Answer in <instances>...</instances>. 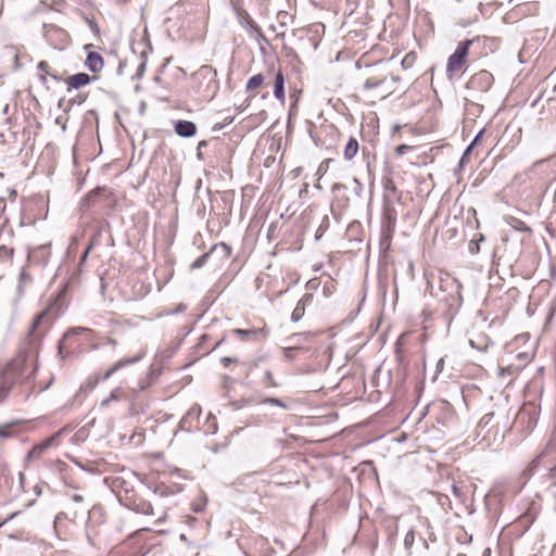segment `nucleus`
<instances>
[{"instance_id":"obj_53","label":"nucleus","mask_w":556,"mask_h":556,"mask_svg":"<svg viewBox=\"0 0 556 556\" xmlns=\"http://www.w3.org/2000/svg\"><path fill=\"white\" fill-rule=\"evenodd\" d=\"M85 510H86V507H85V506H83L80 509H75V510L73 511V519L77 518L78 514H79V513H83V511H85Z\"/></svg>"},{"instance_id":"obj_32","label":"nucleus","mask_w":556,"mask_h":556,"mask_svg":"<svg viewBox=\"0 0 556 556\" xmlns=\"http://www.w3.org/2000/svg\"><path fill=\"white\" fill-rule=\"evenodd\" d=\"M38 70L41 71L45 74L50 75L55 80L59 79V77L55 74L50 72V65L48 64L47 61H40L39 64H38Z\"/></svg>"},{"instance_id":"obj_5","label":"nucleus","mask_w":556,"mask_h":556,"mask_svg":"<svg viewBox=\"0 0 556 556\" xmlns=\"http://www.w3.org/2000/svg\"><path fill=\"white\" fill-rule=\"evenodd\" d=\"M477 39H466L458 43L453 54L447 59L446 75L450 79L459 76L466 66L469 49Z\"/></svg>"},{"instance_id":"obj_42","label":"nucleus","mask_w":556,"mask_h":556,"mask_svg":"<svg viewBox=\"0 0 556 556\" xmlns=\"http://www.w3.org/2000/svg\"><path fill=\"white\" fill-rule=\"evenodd\" d=\"M451 488H452V492H453V494H454L457 498H462V497H463V491H462V489H460L458 485H456V484L454 483V484H452V486H451Z\"/></svg>"},{"instance_id":"obj_45","label":"nucleus","mask_w":556,"mask_h":556,"mask_svg":"<svg viewBox=\"0 0 556 556\" xmlns=\"http://www.w3.org/2000/svg\"><path fill=\"white\" fill-rule=\"evenodd\" d=\"M232 121H233V117H227V118L224 119L223 124H216L214 126V129H222L224 126L231 124Z\"/></svg>"},{"instance_id":"obj_23","label":"nucleus","mask_w":556,"mask_h":556,"mask_svg":"<svg viewBox=\"0 0 556 556\" xmlns=\"http://www.w3.org/2000/svg\"><path fill=\"white\" fill-rule=\"evenodd\" d=\"M21 425V421H11L0 426V438L8 439L15 435V429Z\"/></svg>"},{"instance_id":"obj_64","label":"nucleus","mask_w":556,"mask_h":556,"mask_svg":"<svg viewBox=\"0 0 556 556\" xmlns=\"http://www.w3.org/2000/svg\"><path fill=\"white\" fill-rule=\"evenodd\" d=\"M205 144H206V142H205V141H201V142L199 143V149H200L201 147H204Z\"/></svg>"},{"instance_id":"obj_27","label":"nucleus","mask_w":556,"mask_h":556,"mask_svg":"<svg viewBox=\"0 0 556 556\" xmlns=\"http://www.w3.org/2000/svg\"><path fill=\"white\" fill-rule=\"evenodd\" d=\"M103 514H104V511H103V507L101 505H93L88 510V521H92L93 519H97L99 522H101Z\"/></svg>"},{"instance_id":"obj_57","label":"nucleus","mask_w":556,"mask_h":556,"mask_svg":"<svg viewBox=\"0 0 556 556\" xmlns=\"http://www.w3.org/2000/svg\"><path fill=\"white\" fill-rule=\"evenodd\" d=\"M39 78H40V80H41L42 83H46V80H47V78H46V75H45V74H41V75L39 76Z\"/></svg>"},{"instance_id":"obj_24","label":"nucleus","mask_w":556,"mask_h":556,"mask_svg":"<svg viewBox=\"0 0 556 556\" xmlns=\"http://www.w3.org/2000/svg\"><path fill=\"white\" fill-rule=\"evenodd\" d=\"M357 151H358L357 140L355 138H350V140L348 141V143L344 148L343 156L345 160L351 161L357 154Z\"/></svg>"},{"instance_id":"obj_33","label":"nucleus","mask_w":556,"mask_h":556,"mask_svg":"<svg viewBox=\"0 0 556 556\" xmlns=\"http://www.w3.org/2000/svg\"><path fill=\"white\" fill-rule=\"evenodd\" d=\"M511 226L518 230V231H522V232H530L531 231V228L526 225L522 220L520 219H514V223L511 224Z\"/></svg>"},{"instance_id":"obj_13","label":"nucleus","mask_w":556,"mask_h":556,"mask_svg":"<svg viewBox=\"0 0 556 556\" xmlns=\"http://www.w3.org/2000/svg\"><path fill=\"white\" fill-rule=\"evenodd\" d=\"M397 218V212L394 206L390 203V201H386L383 204L382 212V226L387 229V231H393Z\"/></svg>"},{"instance_id":"obj_61","label":"nucleus","mask_w":556,"mask_h":556,"mask_svg":"<svg viewBox=\"0 0 556 556\" xmlns=\"http://www.w3.org/2000/svg\"><path fill=\"white\" fill-rule=\"evenodd\" d=\"M323 169H326V166H324V163H321V164L319 165L318 172H320V170H323Z\"/></svg>"},{"instance_id":"obj_38","label":"nucleus","mask_w":556,"mask_h":556,"mask_svg":"<svg viewBox=\"0 0 556 556\" xmlns=\"http://www.w3.org/2000/svg\"><path fill=\"white\" fill-rule=\"evenodd\" d=\"M415 535L413 531L406 533L404 538V545L406 548H409L414 544Z\"/></svg>"},{"instance_id":"obj_58","label":"nucleus","mask_w":556,"mask_h":556,"mask_svg":"<svg viewBox=\"0 0 556 556\" xmlns=\"http://www.w3.org/2000/svg\"><path fill=\"white\" fill-rule=\"evenodd\" d=\"M340 188H344V186H343V185H341V184H336V185L333 186V189H340Z\"/></svg>"},{"instance_id":"obj_11","label":"nucleus","mask_w":556,"mask_h":556,"mask_svg":"<svg viewBox=\"0 0 556 556\" xmlns=\"http://www.w3.org/2000/svg\"><path fill=\"white\" fill-rule=\"evenodd\" d=\"M142 357H143L142 353H140L134 357H123V358L118 359L116 363H114L112 366H110L102 375H98L97 380L98 381H106L116 371H118L122 368H125L126 366L138 363Z\"/></svg>"},{"instance_id":"obj_20","label":"nucleus","mask_w":556,"mask_h":556,"mask_svg":"<svg viewBox=\"0 0 556 556\" xmlns=\"http://www.w3.org/2000/svg\"><path fill=\"white\" fill-rule=\"evenodd\" d=\"M240 24L251 34L261 35V27L254 22L247 11L239 12Z\"/></svg>"},{"instance_id":"obj_19","label":"nucleus","mask_w":556,"mask_h":556,"mask_svg":"<svg viewBox=\"0 0 556 556\" xmlns=\"http://www.w3.org/2000/svg\"><path fill=\"white\" fill-rule=\"evenodd\" d=\"M85 65L92 73H98L103 68V58L97 52H89Z\"/></svg>"},{"instance_id":"obj_7","label":"nucleus","mask_w":556,"mask_h":556,"mask_svg":"<svg viewBox=\"0 0 556 556\" xmlns=\"http://www.w3.org/2000/svg\"><path fill=\"white\" fill-rule=\"evenodd\" d=\"M445 282L451 286L453 289V292L450 293L445 299V304L447 306V311L445 312V316L448 319H452L458 308L462 305L463 299L460 294V285L456 279L453 278H446Z\"/></svg>"},{"instance_id":"obj_51","label":"nucleus","mask_w":556,"mask_h":556,"mask_svg":"<svg viewBox=\"0 0 556 556\" xmlns=\"http://www.w3.org/2000/svg\"><path fill=\"white\" fill-rule=\"evenodd\" d=\"M443 367H444V358H440L437 363V371L441 372L443 370Z\"/></svg>"},{"instance_id":"obj_15","label":"nucleus","mask_w":556,"mask_h":556,"mask_svg":"<svg viewBox=\"0 0 556 556\" xmlns=\"http://www.w3.org/2000/svg\"><path fill=\"white\" fill-rule=\"evenodd\" d=\"M50 256V244H41L29 251L28 257L38 263H46Z\"/></svg>"},{"instance_id":"obj_52","label":"nucleus","mask_w":556,"mask_h":556,"mask_svg":"<svg viewBox=\"0 0 556 556\" xmlns=\"http://www.w3.org/2000/svg\"><path fill=\"white\" fill-rule=\"evenodd\" d=\"M546 468H547L551 472H553L554 470H556V459H553V460L551 462V464H549L548 466H546Z\"/></svg>"},{"instance_id":"obj_50","label":"nucleus","mask_w":556,"mask_h":556,"mask_svg":"<svg viewBox=\"0 0 556 556\" xmlns=\"http://www.w3.org/2000/svg\"><path fill=\"white\" fill-rule=\"evenodd\" d=\"M481 136H482V131H480V132L476 136V138H475L473 142H472V143L467 148V150H466L465 154H467L468 152H470V151H471L473 143H476V142L479 140V138H480Z\"/></svg>"},{"instance_id":"obj_54","label":"nucleus","mask_w":556,"mask_h":556,"mask_svg":"<svg viewBox=\"0 0 556 556\" xmlns=\"http://www.w3.org/2000/svg\"><path fill=\"white\" fill-rule=\"evenodd\" d=\"M469 344H470L472 348H475V349L483 350V348H482V346H480V345H477V343H476L473 340H469Z\"/></svg>"},{"instance_id":"obj_62","label":"nucleus","mask_w":556,"mask_h":556,"mask_svg":"<svg viewBox=\"0 0 556 556\" xmlns=\"http://www.w3.org/2000/svg\"><path fill=\"white\" fill-rule=\"evenodd\" d=\"M323 169H326V166H324V163H321V164L319 165L318 172H320V170H323Z\"/></svg>"},{"instance_id":"obj_59","label":"nucleus","mask_w":556,"mask_h":556,"mask_svg":"<svg viewBox=\"0 0 556 556\" xmlns=\"http://www.w3.org/2000/svg\"><path fill=\"white\" fill-rule=\"evenodd\" d=\"M164 520H165V515H162V516H160V517L157 518V521H159V522H162V521H164Z\"/></svg>"},{"instance_id":"obj_18","label":"nucleus","mask_w":556,"mask_h":556,"mask_svg":"<svg viewBox=\"0 0 556 556\" xmlns=\"http://www.w3.org/2000/svg\"><path fill=\"white\" fill-rule=\"evenodd\" d=\"M313 301V294L305 293L298 302L295 308L293 309L291 314L292 321H299L304 313H305V306L309 304Z\"/></svg>"},{"instance_id":"obj_34","label":"nucleus","mask_w":556,"mask_h":556,"mask_svg":"<svg viewBox=\"0 0 556 556\" xmlns=\"http://www.w3.org/2000/svg\"><path fill=\"white\" fill-rule=\"evenodd\" d=\"M30 281V277L29 275L23 269L21 273H20V283H18V292L22 293L23 292V286Z\"/></svg>"},{"instance_id":"obj_43","label":"nucleus","mask_w":556,"mask_h":556,"mask_svg":"<svg viewBox=\"0 0 556 556\" xmlns=\"http://www.w3.org/2000/svg\"><path fill=\"white\" fill-rule=\"evenodd\" d=\"M154 492H155V493H160V495H162V496H165V495H168V494H173V493H174V491H173V490H170V491H169L167 488H166V489H164V488H162V486H157V488L155 489V491H154Z\"/></svg>"},{"instance_id":"obj_36","label":"nucleus","mask_w":556,"mask_h":556,"mask_svg":"<svg viewBox=\"0 0 556 556\" xmlns=\"http://www.w3.org/2000/svg\"><path fill=\"white\" fill-rule=\"evenodd\" d=\"M350 14H353L359 7L361 0H345Z\"/></svg>"},{"instance_id":"obj_26","label":"nucleus","mask_w":556,"mask_h":556,"mask_svg":"<svg viewBox=\"0 0 556 556\" xmlns=\"http://www.w3.org/2000/svg\"><path fill=\"white\" fill-rule=\"evenodd\" d=\"M264 84V76L262 74H256L250 77L247 83L245 89L248 92H252L260 88Z\"/></svg>"},{"instance_id":"obj_12","label":"nucleus","mask_w":556,"mask_h":556,"mask_svg":"<svg viewBox=\"0 0 556 556\" xmlns=\"http://www.w3.org/2000/svg\"><path fill=\"white\" fill-rule=\"evenodd\" d=\"M554 453H556V430L552 433L549 441L546 443L541 454L530 463L528 471L532 473L541 465L542 460L546 456L552 455Z\"/></svg>"},{"instance_id":"obj_31","label":"nucleus","mask_w":556,"mask_h":556,"mask_svg":"<svg viewBox=\"0 0 556 556\" xmlns=\"http://www.w3.org/2000/svg\"><path fill=\"white\" fill-rule=\"evenodd\" d=\"M252 1L255 2V4L257 5L258 13L261 15L268 14L270 0H252Z\"/></svg>"},{"instance_id":"obj_35","label":"nucleus","mask_w":556,"mask_h":556,"mask_svg":"<svg viewBox=\"0 0 556 556\" xmlns=\"http://www.w3.org/2000/svg\"><path fill=\"white\" fill-rule=\"evenodd\" d=\"M264 382H265L266 387H277V383L273 377V372L270 369H267L265 371Z\"/></svg>"},{"instance_id":"obj_49","label":"nucleus","mask_w":556,"mask_h":556,"mask_svg":"<svg viewBox=\"0 0 556 556\" xmlns=\"http://www.w3.org/2000/svg\"><path fill=\"white\" fill-rule=\"evenodd\" d=\"M144 71H146V61L142 60L141 63L139 64V66H138L137 75L141 76Z\"/></svg>"},{"instance_id":"obj_47","label":"nucleus","mask_w":556,"mask_h":556,"mask_svg":"<svg viewBox=\"0 0 556 556\" xmlns=\"http://www.w3.org/2000/svg\"><path fill=\"white\" fill-rule=\"evenodd\" d=\"M413 61H414V56H412V55H406V56L403 59V61H402V65H403L404 67H408V66H410V65H412Z\"/></svg>"},{"instance_id":"obj_8","label":"nucleus","mask_w":556,"mask_h":556,"mask_svg":"<svg viewBox=\"0 0 556 556\" xmlns=\"http://www.w3.org/2000/svg\"><path fill=\"white\" fill-rule=\"evenodd\" d=\"M493 83V75L490 72L482 70L470 77L466 87L469 90L486 92L492 87Z\"/></svg>"},{"instance_id":"obj_39","label":"nucleus","mask_w":556,"mask_h":556,"mask_svg":"<svg viewBox=\"0 0 556 556\" xmlns=\"http://www.w3.org/2000/svg\"><path fill=\"white\" fill-rule=\"evenodd\" d=\"M94 244H96V239L93 238L91 240V242L89 243V245L86 248L85 252L83 253V255L80 257V263L86 261L90 250L93 248Z\"/></svg>"},{"instance_id":"obj_41","label":"nucleus","mask_w":556,"mask_h":556,"mask_svg":"<svg viewBox=\"0 0 556 556\" xmlns=\"http://www.w3.org/2000/svg\"><path fill=\"white\" fill-rule=\"evenodd\" d=\"M71 500L76 504H83L84 503V496L78 493H73L70 495Z\"/></svg>"},{"instance_id":"obj_10","label":"nucleus","mask_w":556,"mask_h":556,"mask_svg":"<svg viewBox=\"0 0 556 556\" xmlns=\"http://www.w3.org/2000/svg\"><path fill=\"white\" fill-rule=\"evenodd\" d=\"M61 431L55 432L51 437L45 439L40 443L36 444L29 452L27 457L29 459H37L41 457L50 447L58 446L60 444Z\"/></svg>"},{"instance_id":"obj_17","label":"nucleus","mask_w":556,"mask_h":556,"mask_svg":"<svg viewBox=\"0 0 556 556\" xmlns=\"http://www.w3.org/2000/svg\"><path fill=\"white\" fill-rule=\"evenodd\" d=\"M175 131L180 137L190 138L195 135L197 126L189 121H178L175 125Z\"/></svg>"},{"instance_id":"obj_37","label":"nucleus","mask_w":556,"mask_h":556,"mask_svg":"<svg viewBox=\"0 0 556 556\" xmlns=\"http://www.w3.org/2000/svg\"><path fill=\"white\" fill-rule=\"evenodd\" d=\"M265 403H269L271 405H275V406H279L281 408H288V406L279 399H275V397H268L264 401Z\"/></svg>"},{"instance_id":"obj_28","label":"nucleus","mask_w":556,"mask_h":556,"mask_svg":"<svg viewBox=\"0 0 556 556\" xmlns=\"http://www.w3.org/2000/svg\"><path fill=\"white\" fill-rule=\"evenodd\" d=\"M277 21L280 27L286 28L288 24L292 21V15L287 11H279L277 13Z\"/></svg>"},{"instance_id":"obj_63","label":"nucleus","mask_w":556,"mask_h":556,"mask_svg":"<svg viewBox=\"0 0 556 556\" xmlns=\"http://www.w3.org/2000/svg\"><path fill=\"white\" fill-rule=\"evenodd\" d=\"M146 55H147V51H146V50H143V51L141 52V58H142V59H144V58H146Z\"/></svg>"},{"instance_id":"obj_30","label":"nucleus","mask_w":556,"mask_h":556,"mask_svg":"<svg viewBox=\"0 0 556 556\" xmlns=\"http://www.w3.org/2000/svg\"><path fill=\"white\" fill-rule=\"evenodd\" d=\"M384 191H386V192H384V202H386V201H389V198H390L391 195H394V197L399 198V197H397V190H396V187H395V185H394L392 181H388V182L386 184V186H384Z\"/></svg>"},{"instance_id":"obj_55","label":"nucleus","mask_w":556,"mask_h":556,"mask_svg":"<svg viewBox=\"0 0 556 556\" xmlns=\"http://www.w3.org/2000/svg\"><path fill=\"white\" fill-rule=\"evenodd\" d=\"M482 556H491V549L490 548H485L482 553Z\"/></svg>"},{"instance_id":"obj_9","label":"nucleus","mask_w":556,"mask_h":556,"mask_svg":"<svg viewBox=\"0 0 556 556\" xmlns=\"http://www.w3.org/2000/svg\"><path fill=\"white\" fill-rule=\"evenodd\" d=\"M214 252H222V260L226 261L231 255V248L225 242H218L214 244L208 252L202 254L190 265V269L194 270L203 267Z\"/></svg>"},{"instance_id":"obj_22","label":"nucleus","mask_w":556,"mask_h":556,"mask_svg":"<svg viewBox=\"0 0 556 556\" xmlns=\"http://www.w3.org/2000/svg\"><path fill=\"white\" fill-rule=\"evenodd\" d=\"M274 96L279 101L285 100V77L281 71L275 76Z\"/></svg>"},{"instance_id":"obj_60","label":"nucleus","mask_w":556,"mask_h":556,"mask_svg":"<svg viewBox=\"0 0 556 556\" xmlns=\"http://www.w3.org/2000/svg\"><path fill=\"white\" fill-rule=\"evenodd\" d=\"M213 254H216V255L218 256V258H219L222 262H224V261L222 260V252H214Z\"/></svg>"},{"instance_id":"obj_6","label":"nucleus","mask_w":556,"mask_h":556,"mask_svg":"<svg viewBox=\"0 0 556 556\" xmlns=\"http://www.w3.org/2000/svg\"><path fill=\"white\" fill-rule=\"evenodd\" d=\"M121 502L129 509L143 515L154 516V510L151 502L144 500L141 495L134 491L125 492L124 496L119 497Z\"/></svg>"},{"instance_id":"obj_40","label":"nucleus","mask_w":556,"mask_h":556,"mask_svg":"<svg viewBox=\"0 0 556 556\" xmlns=\"http://www.w3.org/2000/svg\"><path fill=\"white\" fill-rule=\"evenodd\" d=\"M45 28H46L47 35H49L51 31H53V33H58V34H60L62 36H65L64 31L62 29L58 28L56 26H53V25L47 26V25H45Z\"/></svg>"},{"instance_id":"obj_14","label":"nucleus","mask_w":556,"mask_h":556,"mask_svg":"<svg viewBox=\"0 0 556 556\" xmlns=\"http://www.w3.org/2000/svg\"><path fill=\"white\" fill-rule=\"evenodd\" d=\"M233 334L238 336L241 340L245 341H256L260 339H264L267 336V330L265 328H253V329H233L231 331Z\"/></svg>"},{"instance_id":"obj_21","label":"nucleus","mask_w":556,"mask_h":556,"mask_svg":"<svg viewBox=\"0 0 556 556\" xmlns=\"http://www.w3.org/2000/svg\"><path fill=\"white\" fill-rule=\"evenodd\" d=\"M91 81V77L86 73H78L67 78L66 84L74 89H79Z\"/></svg>"},{"instance_id":"obj_25","label":"nucleus","mask_w":556,"mask_h":556,"mask_svg":"<svg viewBox=\"0 0 556 556\" xmlns=\"http://www.w3.org/2000/svg\"><path fill=\"white\" fill-rule=\"evenodd\" d=\"M125 397V392L122 388L117 387L113 389L110 395L101 401V406H108L112 401H119Z\"/></svg>"},{"instance_id":"obj_1","label":"nucleus","mask_w":556,"mask_h":556,"mask_svg":"<svg viewBox=\"0 0 556 556\" xmlns=\"http://www.w3.org/2000/svg\"><path fill=\"white\" fill-rule=\"evenodd\" d=\"M51 311L48 307L34 319L26 345L0 369V402L16 383L21 386L25 397L35 391L34 375L38 368L39 341L53 319Z\"/></svg>"},{"instance_id":"obj_46","label":"nucleus","mask_w":556,"mask_h":556,"mask_svg":"<svg viewBox=\"0 0 556 556\" xmlns=\"http://www.w3.org/2000/svg\"><path fill=\"white\" fill-rule=\"evenodd\" d=\"M409 149H410V147H409V146L401 144V146H399V147L396 148V150H395V151H396V153H397L399 155H402V154L406 153Z\"/></svg>"},{"instance_id":"obj_44","label":"nucleus","mask_w":556,"mask_h":556,"mask_svg":"<svg viewBox=\"0 0 556 556\" xmlns=\"http://www.w3.org/2000/svg\"><path fill=\"white\" fill-rule=\"evenodd\" d=\"M222 364L225 366V367H228L230 364H233V363H237V359L236 358H232V357H223L220 359Z\"/></svg>"},{"instance_id":"obj_48","label":"nucleus","mask_w":556,"mask_h":556,"mask_svg":"<svg viewBox=\"0 0 556 556\" xmlns=\"http://www.w3.org/2000/svg\"><path fill=\"white\" fill-rule=\"evenodd\" d=\"M353 182L356 185L355 187V193L357 195H361L362 194V191H363V187H362V184L359 182V180L357 178H354L353 179Z\"/></svg>"},{"instance_id":"obj_3","label":"nucleus","mask_w":556,"mask_h":556,"mask_svg":"<svg viewBox=\"0 0 556 556\" xmlns=\"http://www.w3.org/2000/svg\"><path fill=\"white\" fill-rule=\"evenodd\" d=\"M191 88L203 101H212L219 89L217 71L211 65H202L191 75Z\"/></svg>"},{"instance_id":"obj_29","label":"nucleus","mask_w":556,"mask_h":556,"mask_svg":"<svg viewBox=\"0 0 556 556\" xmlns=\"http://www.w3.org/2000/svg\"><path fill=\"white\" fill-rule=\"evenodd\" d=\"M87 330H88V329H86V328H74V329L68 330V331L64 334V337H63L62 341H61V342H60V344H59V354L63 356V343H64V341H66V340H67L72 334H77V333H80V332H84V331H87Z\"/></svg>"},{"instance_id":"obj_4","label":"nucleus","mask_w":556,"mask_h":556,"mask_svg":"<svg viewBox=\"0 0 556 556\" xmlns=\"http://www.w3.org/2000/svg\"><path fill=\"white\" fill-rule=\"evenodd\" d=\"M476 439L486 446H491L503 439L498 421L495 420V414L493 412L486 413L479 420L476 427Z\"/></svg>"},{"instance_id":"obj_16","label":"nucleus","mask_w":556,"mask_h":556,"mask_svg":"<svg viewBox=\"0 0 556 556\" xmlns=\"http://www.w3.org/2000/svg\"><path fill=\"white\" fill-rule=\"evenodd\" d=\"M527 421L526 434H529L534 427L536 426L538 417L534 410L529 412L527 409H522L518 416L516 422H525Z\"/></svg>"},{"instance_id":"obj_2","label":"nucleus","mask_w":556,"mask_h":556,"mask_svg":"<svg viewBox=\"0 0 556 556\" xmlns=\"http://www.w3.org/2000/svg\"><path fill=\"white\" fill-rule=\"evenodd\" d=\"M400 80L397 75H393L384 66L378 65L370 68L361 90L368 98L382 100L395 92Z\"/></svg>"},{"instance_id":"obj_56","label":"nucleus","mask_w":556,"mask_h":556,"mask_svg":"<svg viewBox=\"0 0 556 556\" xmlns=\"http://www.w3.org/2000/svg\"><path fill=\"white\" fill-rule=\"evenodd\" d=\"M199 413L200 412V408L199 407H192L190 410H189V415L193 414V413Z\"/></svg>"}]
</instances>
